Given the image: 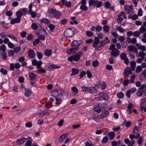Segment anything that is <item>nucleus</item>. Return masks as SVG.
<instances>
[{
	"instance_id": "1",
	"label": "nucleus",
	"mask_w": 146,
	"mask_h": 146,
	"mask_svg": "<svg viewBox=\"0 0 146 146\" xmlns=\"http://www.w3.org/2000/svg\"><path fill=\"white\" fill-rule=\"evenodd\" d=\"M48 12L51 16L54 17L58 19L61 15L60 13L53 9H52L49 10Z\"/></svg>"
},
{
	"instance_id": "2",
	"label": "nucleus",
	"mask_w": 146,
	"mask_h": 146,
	"mask_svg": "<svg viewBox=\"0 0 146 146\" xmlns=\"http://www.w3.org/2000/svg\"><path fill=\"white\" fill-rule=\"evenodd\" d=\"M64 91L61 90H56L55 91L52 92L51 93V95L55 97H57L58 96H62L63 93Z\"/></svg>"
},
{
	"instance_id": "3",
	"label": "nucleus",
	"mask_w": 146,
	"mask_h": 146,
	"mask_svg": "<svg viewBox=\"0 0 146 146\" xmlns=\"http://www.w3.org/2000/svg\"><path fill=\"white\" fill-rule=\"evenodd\" d=\"M73 34V31L70 28L66 29L64 33L65 36L67 37H70L72 36Z\"/></svg>"
},
{
	"instance_id": "4",
	"label": "nucleus",
	"mask_w": 146,
	"mask_h": 146,
	"mask_svg": "<svg viewBox=\"0 0 146 146\" xmlns=\"http://www.w3.org/2000/svg\"><path fill=\"white\" fill-rule=\"evenodd\" d=\"M81 5L80 7V9L82 11H87L88 8L86 6V0H82L81 3Z\"/></svg>"
},
{
	"instance_id": "5",
	"label": "nucleus",
	"mask_w": 146,
	"mask_h": 146,
	"mask_svg": "<svg viewBox=\"0 0 146 146\" xmlns=\"http://www.w3.org/2000/svg\"><path fill=\"white\" fill-rule=\"evenodd\" d=\"M132 72L131 68H127L124 70V76L127 77L129 76V75H132Z\"/></svg>"
},
{
	"instance_id": "6",
	"label": "nucleus",
	"mask_w": 146,
	"mask_h": 146,
	"mask_svg": "<svg viewBox=\"0 0 146 146\" xmlns=\"http://www.w3.org/2000/svg\"><path fill=\"white\" fill-rule=\"evenodd\" d=\"M32 64L33 66L37 65V68H39L40 67L42 63L41 61H37L36 60H33L32 61Z\"/></svg>"
},
{
	"instance_id": "7",
	"label": "nucleus",
	"mask_w": 146,
	"mask_h": 146,
	"mask_svg": "<svg viewBox=\"0 0 146 146\" xmlns=\"http://www.w3.org/2000/svg\"><path fill=\"white\" fill-rule=\"evenodd\" d=\"M124 9L129 14H131L133 13L132 7L131 5L125 6L124 8Z\"/></svg>"
},
{
	"instance_id": "8",
	"label": "nucleus",
	"mask_w": 146,
	"mask_h": 146,
	"mask_svg": "<svg viewBox=\"0 0 146 146\" xmlns=\"http://www.w3.org/2000/svg\"><path fill=\"white\" fill-rule=\"evenodd\" d=\"M82 54L81 52H79L78 54H76L73 57L74 60L75 61H78L80 57L82 56Z\"/></svg>"
},
{
	"instance_id": "9",
	"label": "nucleus",
	"mask_w": 146,
	"mask_h": 146,
	"mask_svg": "<svg viewBox=\"0 0 146 146\" xmlns=\"http://www.w3.org/2000/svg\"><path fill=\"white\" fill-rule=\"evenodd\" d=\"M124 142L129 146H133L134 144L135 141L134 140L130 141L128 139H125Z\"/></svg>"
},
{
	"instance_id": "10",
	"label": "nucleus",
	"mask_w": 146,
	"mask_h": 146,
	"mask_svg": "<svg viewBox=\"0 0 146 146\" xmlns=\"http://www.w3.org/2000/svg\"><path fill=\"white\" fill-rule=\"evenodd\" d=\"M127 48L130 51L133 52L134 53H137V49L136 47L133 45L129 46H128Z\"/></svg>"
},
{
	"instance_id": "11",
	"label": "nucleus",
	"mask_w": 146,
	"mask_h": 146,
	"mask_svg": "<svg viewBox=\"0 0 146 146\" xmlns=\"http://www.w3.org/2000/svg\"><path fill=\"white\" fill-rule=\"evenodd\" d=\"M111 54L112 55L111 56H114L115 57H116L119 55V52L117 49L115 48L111 52Z\"/></svg>"
},
{
	"instance_id": "12",
	"label": "nucleus",
	"mask_w": 146,
	"mask_h": 146,
	"mask_svg": "<svg viewBox=\"0 0 146 146\" xmlns=\"http://www.w3.org/2000/svg\"><path fill=\"white\" fill-rule=\"evenodd\" d=\"M31 27L33 29L35 30L37 29L38 28V29L39 30H40L42 29L40 25H36L34 23H33L32 24Z\"/></svg>"
},
{
	"instance_id": "13",
	"label": "nucleus",
	"mask_w": 146,
	"mask_h": 146,
	"mask_svg": "<svg viewBox=\"0 0 146 146\" xmlns=\"http://www.w3.org/2000/svg\"><path fill=\"white\" fill-rule=\"evenodd\" d=\"M93 109L95 111L98 113H100L101 111V109L98 104H96L94 106Z\"/></svg>"
},
{
	"instance_id": "14",
	"label": "nucleus",
	"mask_w": 146,
	"mask_h": 146,
	"mask_svg": "<svg viewBox=\"0 0 146 146\" xmlns=\"http://www.w3.org/2000/svg\"><path fill=\"white\" fill-rule=\"evenodd\" d=\"M81 43V41L74 40L71 44V46H77L80 45Z\"/></svg>"
},
{
	"instance_id": "15",
	"label": "nucleus",
	"mask_w": 146,
	"mask_h": 146,
	"mask_svg": "<svg viewBox=\"0 0 146 146\" xmlns=\"http://www.w3.org/2000/svg\"><path fill=\"white\" fill-rule=\"evenodd\" d=\"M21 18L19 17H16V18L13 19L11 21V24H14L16 23H18L20 22Z\"/></svg>"
},
{
	"instance_id": "16",
	"label": "nucleus",
	"mask_w": 146,
	"mask_h": 146,
	"mask_svg": "<svg viewBox=\"0 0 146 146\" xmlns=\"http://www.w3.org/2000/svg\"><path fill=\"white\" fill-rule=\"evenodd\" d=\"M109 114V111H105L101 113L100 117L102 119L106 118L107 117Z\"/></svg>"
},
{
	"instance_id": "17",
	"label": "nucleus",
	"mask_w": 146,
	"mask_h": 146,
	"mask_svg": "<svg viewBox=\"0 0 146 146\" xmlns=\"http://www.w3.org/2000/svg\"><path fill=\"white\" fill-rule=\"evenodd\" d=\"M100 40L98 37H95L94 38V40L93 43V46L94 47L96 48L97 45L99 43Z\"/></svg>"
},
{
	"instance_id": "18",
	"label": "nucleus",
	"mask_w": 146,
	"mask_h": 146,
	"mask_svg": "<svg viewBox=\"0 0 146 146\" xmlns=\"http://www.w3.org/2000/svg\"><path fill=\"white\" fill-rule=\"evenodd\" d=\"M133 104H132L131 103L129 104L128 105L127 108V111L128 112V113L129 114H131L132 112V109L133 108Z\"/></svg>"
},
{
	"instance_id": "19",
	"label": "nucleus",
	"mask_w": 146,
	"mask_h": 146,
	"mask_svg": "<svg viewBox=\"0 0 146 146\" xmlns=\"http://www.w3.org/2000/svg\"><path fill=\"white\" fill-rule=\"evenodd\" d=\"M28 55L31 58H33L35 56V53L32 50H30L28 52Z\"/></svg>"
},
{
	"instance_id": "20",
	"label": "nucleus",
	"mask_w": 146,
	"mask_h": 146,
	"mask_svg": "<svg viewBox=\"0 0 146 146\" xmlns=\"http://www.w3.org/2000/svg\"><path fill=\"white\" fill-rule=\"evenodd\" d=\"M88 92L94 94L96 93V90L94 87H89L88 90Z\"/></svg>"
},
{
	"instance_id": "21",
	"label": "nucleus",
	"mask_w": 146,
	"mask_h": 146,
	"mask_svg": "<svg viewBox=\"0 0 146 146\" xmlns=\"http://www.w3.org/2000/svg\"><path fill=\"white\" fill-rule=\"evenodd\" d=\"M27 139H28L26 143L25 146H31L32 145L31 142L32 139L30 137H28Z\"/></svg>"
},
{
	"instance_id": "22",
	"label": "nucleus",
	"mask_w": 146,
	"mask_h": 146,
	"mask_svg": "<svg viewBox=\"0 0 146 146\" xmlns=\"http://www.w3.org/2000/svg\"><path fill=\"white\" fill-rule=\"evenodd\" d=\"M26 139L25 138H23L20 139H18L17 141V143L18 145L22 144L24 143L26 141Z\"/></svg>"
},
{
	"instance_id": "23",
	"label": "nucleus",
	"mask_w": 146,
	"mask_h": 146,
	"mask_svg": "<svg viewBox=\"0 0 146 146\" xmlns=\"http://www.w3.org/2000/svg\"><path fill=\"white\" fill-rule=\"evenodd\" d=\"M105 44V43L103 42V41H101L100 43V44L96 47V49L97 50H101L102 49V48L104 46Z\"/></svg>"
},
{
	"instance_id": "24",
	"label": "nucleus",
	"mask_w": 146,
	"mask_h": 146,
	"mask_svg": "<svg viewBox=\"0 0 146 146\" xmlns=\"http://www.w3.org/2000/svg\"><path fill=\"white\" fill-rule=\"evenodd\" d=\"M29 77L31 80H32L35 79L36 77V74L33 73H29Z\"/></svg>"
},
{
	"instance_id": "25",
	"label": "nucleus",
	"mask_w": 146,
	"mask_h": 146,
	"mask_svg": "<svg viewBox=\"0 0 146 146\" xmlns=\"http://www.w3.org/2000/svg\"><path fill=\"white\" fill-rule=\"evenodd\" d=\"M25 96L27 97L29 96L31 94V92L29 89H26V88H25Z\"/></svg>"
},
{
	"instance_id": "26",
	"label": "nucleus",
	"mask_w": 146,
	"mask_h": 146,
	"mask_svg": "<svg viewBox=\"0 0 146 146\" xmlns=\"http://www.w3.org/2000/svg\"><path fill=\"white\" fill-rule=\"evenodd\" d=\"M130 65L132 67V70H135V67L136 66V62L134 61H131L130 62Z\"/></svg>"
},
{
	"instance_id": "27",
	"label": "nucleus",
	"mask_w": 146,
	"mask_h": 146,
	"mask_svg": "<svg viewBox=\"0 0 146 146\" xmlns=\"http://www.w3.org/2000/svg\"><path fill=\"white\" fill-rule=\"evenodd\" d=\"M72 73L71 74V76L76 75L79 72V70L77 69L73 68L72 69Z\"/></svg>"
},
{
	"instance_id": "28",
	"label": "nucleus",
	"mask_w": 146,
	"mask_h": 146,
	"mask_svg": "<svg viewBox=\"0 0 146 146\" xmlns=\"http://www.w3.org/2000/svg\"><path fill=\"white\" fill-rule=\"evenodd\" d=\"M52 52V51L48 49H46L44 51V54L45 55L47 56H49L51 55Z\"/></svg>"
},
{
	"instance_id": "29",
	"label": "nucleus",
	"mask_w": 146,
	"mask_h": 146,
	"mask_svg": "<svg viewBox=\"0 0 146 146\" xmlns=\"http://www.w3.org/2000/svg\"><path fill=\"white\" fill-rule=\"evenodd\" d=\"M37 72L38 73H45L46 72V70L42 68H41L40 67L36 70Z\"/></svg>"
},
{
	"instance_id": "30",
	"label": "nucleus",
	"mask_w": 146,
	"mask_h": 146,
	"mask_svg": "<svg viewBox=\"0 0 146 146\" xmlns=\"http://www.w3.org/2000/svg\"><path fill=\"white\" fill-rule=\"evenodd\" d=\"M103 30L105 32H109L110 28L108 25H105L103 27Z\"/></svg>"
},
{
	"instance_id": "31",
	"label": "nucleus",
	"mask_w": 146,
	"mask_h": 146,
	"mask_svg": "<svg viewBox=\"0 0 146 146\" xmlns=\"http://www.w3.org/2000/svg\"><path fill=\"white\" fill-rule=\"evenodd\" d=\"M115 135L113 131L110 132L108 134V136L110 140L113 139L115 137Z\"/></svg>"
},
{
	"instance_id": "32",
	"label": "nucleus",
	"mask_w": 146,
	"mask_h": 146,
	"mask_svg": "<svg viewBox=\"0 0 146 146\" xmlns=\"http://www.w3.org/2000/svg\"><path fill=\"white\" fill-rule=\"evenodd\" d=\"M139 30L141 33H143L146 31V27L143 25H142L141 26V28L139 29Z\"/></svg>"
},
{
	"instance_id": "33",
	"label": "nucleus",
	"mask_w": 146,
	"mask_h": 146,
	"mask_svg": "<svg viewBox=\"0 0 146 146\" xmlns=\"http://www.w3.org/2000/svg\"><path fill=\"white\" fill-rule=\"evenodd\" d=\"M66 134H63L61 135L59 139V141L60 142H62L65 138Z\"/></svg>"
},
{
	"instance_id": "34",
	"label": "nucleus",
	"mask_w": 146,
	"mask_h": 146,
	"mask_svg": "<svg viewBox=\"0 0 146 146\" xmlns=\"http://www.w3.org/2000/svg\"><path fill=\"white\" fill-rule=\"evenodd\" d=\"M123 125H125V126L127 127H129L131 124L130 121H128L126 122V120H125L123 123Z\"/></svg>"
},
{
	"instance_id": "35",
	"label": "nucleus",
	"mask_w": 146,
	"mask_h": 146,
	"mask_svg": "<svg viewBox=\"0 0 146 146\" xmlns=\"http://www.w3.org/2000/svg\"><path fill=\"white\" fill-rule=\"evenodd\" d=\"M111 6V4L108 1H106L104 3L105 7L106 9H109Z\"/></svg>"
},
{
	"instance_id": "36",
	"label": "nucleus",
	"mask_w": 146,
	"mask_h": 146,
	"mask_svg": "<svg viewBox=\"0 0 146 146\" xmlns=\"http://www.w3.org/2000/svg\"><path fill=\"white\" fill-rule=\"evenodd\" d=\"M124 94L121 92H119L117 94V97L119 98H122L124 96Z\"/></svg>"
},
{
	"instance_id": "37",
	"label": "nucleus",
	"mask_w": 146,
	"mask_h": 146,
	"mask_svg": "<svg viewBox=\"0 0 146 146\" xmlns=\"http://www.w3.org/2000/svg\"><path fill=\"white\" fill-rule=\"evenodd\" d=\"M146 55V54L143 52H140L139 53V57H141V58H144L145 59V56Z\"/></svg>"
},
{
	"instance_id": "38",
	"label": "nucleus",
	"mask_w": 146,
	"mask_h": 146,
	"mask_svg": "<svg viewBox=\"0 0 146 146\" xmlns=\"http://www.w3.org/2000/svg\"><path fill=\"white\" fill-rule=\"evenodd\" d=\"M140 31H136L133 33V35L134 37H138L140 35Z\"/></svg>"
},
{
	"instance_id": "39",
	"label": "nucleus",
	"mask_w": 146,
	"mask_h": 146,
	"mask_svg": "<svg viewBox=\"0 0 146 146\" xmlns=\"http://www.w3.org/2000/svg\"><path fill=\"white\" fill-rule=\"evenodd\" d=\"M97 3V1L94 0H90L89 5L90 6L93 5H96Z\"/></svg>"
},
{
	"instance_id": "40",
	"label": "nucleus",
	"mask_w": 146,
	"mask_h": 146,
	"mask_svg": "<svg viewBox=\"0 0 146 146\" xmlns=\"http://www.w3.org/2000/svg\"><path fill=\"white\" fill-rule=\"evenodd\" d=\"M0 49L1 50L3 51V52H6V47L5 45L3 44L0 46Z\"/></svg>"
},
{
	"instance_id": "41",
	"label": "nucleus",
	"mask_w": 146,
	"mask_h": 146,
	"mask_svg": "<svg viewBox=\"0 0 146 146\" xmlns=\"http://www.w3.org/2000/svg\"><path fill=\"white\" fill-rule=\"evenodd\" d=\"M143 92V90H140L138 89L137 92V94L138 95L139 97H140L142 96Z\"/></svg>"
},
{
	"instance_id": "42",
	"label": "nucleus",
	"mask_w": 146,
	"mask_h": 146,
	"mask_svg": "<svg viewBox=\"0 0 146 146\" xmlns=\"http://www.w3.org/2000/svg\"><path fill=\"white\" fill-rule=\"evenodd\" d=\"M116 29V30H118L120 33H122L124 32V29L120 27L117 26Z\"/></svg>"
},
{
	"instance_id": "43",
	"label": "nucleus",
	"mask_w": 146,
	"mask_h": 146,
	"mask_svg": "<svg viewBox=\"0 0 146 146\" xmlns=\"http://www.w3.org/2000/svg\"><path fill=\"white\" fill-rule=\"evenodd\" d=\"M142 70V67L141 66H138L137 68L135 71L136 73H139Z\"/></svg>"
},
{
	"instance_id": "44",
	"label": "nucleus",
	"mask_w": 146,
	"mask_h": 146,
	"mask_svg": "<svg viewBox=\"0 0 146 146\" xmlns=\"http://www.w3.org/2000/svg\"><path fill=\"white\" fill-rule=\"evenodd\" d=\"M99 64V62L96 60L94 61L92 63V65L93 67H95L97 66Z\"/></svg>"
},
{
	"instance_id": "45",
	"label": "nucleus",
	"mask_w": 146,
	"mask_h": 146,
	"mask_svg": "<svg viewBox=\"0 0 146 146\" xmlns=\"http://www.w3.org/2000/svg\"><path fill=\"white\" fill-rule=\"evenodd\" d=\"M41 21L42 22L45 24H48L50 23V21L48 19L45 18H43L42 19Z\"/></svg>"
},
{
	"instance_id": "46",
	"label": "nucleus",
	"mask_w": 146,
	"mask_h": 146,
	"mask_svg": "<svg viewBox=\"0 0 146 146\" xmlns=\"http://www.w3.org/2000/svg\"><path fill=\"white\" fill-rule=\"evenodd\" d=\"M56 104L57 105H60L61 104L62 101V99H59L58 98H56Z\"/></svg>"
},
{
	"instance_id": "47",
	"label": "nucleus",
	"mask_w": 146,
	"mask_h": 146,
	"mask_svg": "<svg viewBox=\"0 0 146 146\" xmlns=\"http://www.w3.org/2000/svg\"><path fill=\"white\" fill-rule=\"evenodd\" d=\"M120 57L122 60H124L126 58V55L125 53H122L120 55Z\"/></svg>"
},
{
	"instance_id": "48",
	"label": "nucleus",
	"mask_w": 146,
	"mask_h": 146,
	"mask_svg": "<svg viewBox=\"0 0 146 146\" xmlns=\"http://www.w3.org/2000/svg\"><path fill=\"white\" fill-rule=\"evenodd\" d=\"M40 42L39 39H36L33 42V44L34 46H36Z\"/></svg>"
},
{
	"instance_id": "49",
	"label": "nucleus",
	"mask_w": 146,
	"mask_h": 146,
	"mask_svg": "<svg viewBox=\"0 0 146 146\" xmlns=\"http://www.w3.org/2000/svg\"><path fill=\"white\" fill-rule=\"evenodd\" d=\"M102 30V27L100 26H98L96 27V31L97 32H100Z\"/></svg>"
},
{
	"instance_id": "50",
	"label": "nucleus",
	"mask_w": 146,
	"mask_h": 146,
	"mask_svg": "<svg viewBox=\"0 0 146 146\" xmlns=\"http://www.w3.org/2000/svg\"><path fill=\"white\" fill-rule=\"evenodd\" d=\"M29 14L31 15V17L33 18H35L36 15V13L32 11Z\"/></svg>"
},
{
	"instance_id": "51",
	"label": "nucleus",
	"mask_w": 146,
	"mask_h": 146,
	"mask_svg": "<svg viewBox=\"0 0 146 146\" xmlns=\"http://www.w3.org/2000/svg\"><path fill=\"white\" fill-rule=\"evenodd\" d=\"M1 72L4 75L7 74V71L6 69H5L3 68H2L0 70Z\"/></svg>"
},
{
	"instance_id": "52",
	"label": "nucleus",
	"mask_w": 146,
	"mask_h": 146,
	"mask_svg": "<svg viewBox=\"0 0 146 146\" xmlns=\"http://www.w3.org/2000/svg\"><path fill=\"white\" fill-rule=\"evenodd\" d=\"M38 37L41 40H43L45 39V36L42 35H40L38 34Z\"/></svg>"
},
{
	"instance_id": "53",
	"label": "nucleus",
	"mask_w": 146,
	"mask_h": 146,
	"mask_svg": "<svg viewBox=\"0 0 146 146\" xmlns=\"http://www.w3.org/2000/svg\"><path fill=\"white\" fill-rule=\"evenodd\" d=\"M108 140V138L107 136L104 137L102 140V143H105L107 142Z\"/></svg>"
},
{
	"instance_id": "54",
	"label": "nucleus",
	"mask_w": 146,
	"mask_h": 146,
	"mask_svg": "<svg viewBox=\"0 0 146 146\" xmlns=\"http://www.w3.org/2000/svg\"><path fill=\"white\" fill-rule=\"evenodd\" d=\"M86 35L87 36L90 37L93 35V34L90 31H88L86 32Z\"/></svg>"
},
{
	"instance_id": "55",
	"label": "nucleus",
	"mask_w": 146,
	"mask_h": 146,
	"mask_svg": "<svg viewBox=\"0 0 146 146\" xmlns=\"http://www.w3.org/2000/svg\"><path fill=\"white\" fill-rule=\"evenodd\" d=\"M72 90L75 93H77L78 92V90L77 88L75 86H73L72 87Z\"/></svg>"
},
{
	"instance_id": "56",
	"label": "nucleus",
	"mask_w": 146,
	"mask_h": 146,
	"mask_svg": "<svg viewBox=\"0 0 146 146\" xmlns=\"http://www.w3.org/2000/svg\"><path fill=\"white\" fill-rule=\"evenodd\" d=\"M142 141V139L141 137H140L137 140V143L139 145H140L141 144Z\"/></svg>"
},
{
	"instance_id": "57",
	"label": "nucleus",
	"mask_w": 146,
	"mask_h": 146,
	"mask_svg": "<svg viewBox=\"0 0 146 146\" xmlns=\"http://www.w3.org/2000/svg\"><path fill=\"white\" fill-rule=\"evenodd\" d=\"M26 126L27 127H32L33 124L31 122L27 123L25 124Z\"/></svg>"
},
{
	"instance_id": "58",
	"label": "nucleus",
	"mask_w": 146,
	"mask_h": 146,
	"mask_svg": "<svg viewBox=\"0 0 146 146\" xmlns=\"http://www.w3.org/2000/svg\"><path fill=\"white\" fill-rule=\"evenodd\" d=\"M16 15L17 16V17H21L22 15V14L21 13L20 11H17L16 13Z\"/></svg>"
},
{
	"instance_id": "59",
	"label": "nucleus",
	"mask_w": 146,
	"mask_h": 146,
	"mask_svg": "<svg viewBox=\"0 0 146 146\" xmlns=\"http://www.w3.org/2000/svg\"><path fill=\"white\" fill-rule=\"evenodd\" d=\"M97 4L96 7L97 8H99L100 7L102 4V1L97 2L96 4Z\"/></svg>"
},
{
	"instance_id": "60",
	"label": "nucleus",
	"mask_w": 146,
	"mask_h": 146,
	"mask_svg": "<svg viewBox=\"0 0 146 146\" xmlns=\"http://www.w3.org/2000/svg\"><path fill=\"white\" fill-rule=\"evenodd\" d=\"M139 49L141 50L143 52L145 51V46L141 45L139 48Z\"/></svg>"
},
{
	"instance_id": "61",
	"label": "nucleus",
	"mask_w": 146,
	"mask_h": 146,
	"mask_svg": "<svg viewBox=\"0 0 146 146\" xmlns=\"http://www.w3.org/2000/svg\"><path fill=\"white\" fill-rule=\"evenodd\" d=\"M7 53L6 52H3L1 54V55L3 56V60H5L7 59V57L6 56Z\"/></svg>"
},
{
	"instance_id": "62",
	"label": "nucleus",
	"mask_w": 146,
	"mask_h": 146,
	"mask_svg": "<svg viewBox=\"0 0 146 146\" xmlns=\"http://www.w3.org/2000/svg\"><path fill=\"white\" fill-rule=\"evenodd\" d=\"M87 76L88 78H91L92 77V74L91 72L89 71L88 70L86 72Z\"/></svg>"
},
{
	"instance_id": "63",
	"label": "nucleus",
	"mask_w": 146,
	"mask_h": 146,
	"mask_svg": "<svg viewBox=\"0 0 146 146\" xmlns=\"http://www.w3.org/2000/svg\"><path fill=\"white\" fill-rule=\"evenodd\" d=\"M27 33L25 31H23L21 33V36L23 38H24L25 37Z\"/></svg>"
},
{
	"instance_id": "64",
	"label": "nucleus",
	"mask_w": 146,
	"mask_h": 146,
	"mask_svg": "<svg viewBox=\"0 0 146 146\" xmlns=\"http://www.w3.org/2000/svg\"><path fill=\"white\" fill-rule=\"evenodd\" d=\"M14 52L13 50H10L8 51V55L9 56H11L14 55Z\"/></svg>"
}]
</instances>
